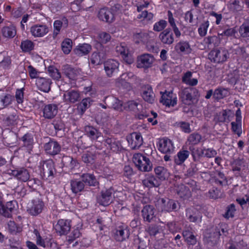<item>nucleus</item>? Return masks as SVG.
Instances as JSON below:
<instances>
[{
    "label": "nucleus",
    "instance_id": "obj_6",
    "mask_svg": "<svg viewBox=\"0 0 249 249\" xmlns=\"http://www.w3.org/2000/svg\"><path fill=\"white\" fill-rule=\"evenodd\" d=\"M157 146L159 150L164 154H171L174 152L173 142L167 138L160 139Z\"/></svg>",
    "mask_w": 249,
    "mask_h": 249
},
{
    "label": "nucleus",
    "instance_id": "obj_33",
    "mask_svg": "<svg viewBox=\"0 0 249 249\" xmlns=\"http://www.w3.org/2000/svg\"><path fill=\"white\" fill-rule=\"evenodd\" d=\"M91 49V46L89 44H79L76 47L73 51L77 56L81 57L89 54Z\"/></svg>",
    "mask_w": 249,
    "mask_h": 249
},
{
    "label": "nucleus",
    "instance_id": "obj_39",
    "mask_svg": "<svg viewBox=\"0 0 249 249\" xmlns=\"http://www.w3.org/2000/svg\"><path fill=\"white\" fill-rule=\"evenodd\" d=\"M14 208L12 201L8 202L5 206L0 202V214L5 217H11Z\"/></svg>",
    "mask_w": 249,
    "mask_h": 249
},
{
    "label": "nucleus",
    "instance_id": "obj_55",
    "mask_svg": "<svg viewBox=\"0 0 249 249\" xmlns=\"http://www.w3.org/2000/svg\"><path fill=\"white\" fill-rule=\"evenodd\" d=\"M34 48V43L31 40H25L21 42L20 48L23 52H29Z\"/></svg>",
    "mask_w": 249,
    "mask_h": 249
},
{
    "label": "nucleus",
    "instance_id": "obj_52",
    "mask_svg": "<svg viewBox=\"0 0 249 249\" xmlns=\"http://www.w3.org/2000/svg\"><path fill=\"white\" fill-rule=\"evenodd\" d=\"M229 91L227 89L219 88L216 89L213 92V97L217 99H221L228 96Z\"/></svg>",
    "mask_w": 249,
    "mask_h": 249
},
{
    "label": "nucleus",
    "instance_id": "obj_43",
    "mask_svg": "<svg viewBox=\"0 0 249 249\" xmlns=\"http://www.w3.org/2000/svg\"><path fill=\"white\" fill-rule=\"evenodd\" d=\"M190 154L189 151L186 150H181L175 157V162L177 165L182 164L185 160L188 158Z\"/></svg>",
    "mask_w": 249,
    "mask_h": 249
},
{
    "label": "nucleus",
    "instance_id": "obj_29",
    "mask_svg": "<svg viewBox=\"0 0 249 249\" xmlns=\"http://www.w3.org/2000/svg\"><path fill=\"white\" fill-rule=\"evenodd\" d=\"M104 102L105 104L107 105L108 108H113L116 110L121 109L123 105L121 101L112 96L106 97Z\"/></svg>",
    "mask_w": 249,
    "mask_h": 249
},
{
    "label": "nucleus",
    "instance_id": "obj_9",
    "mask_svg": "<svg viewBox=\"0 0 249 249\" xmlns=\"http://www.w3.org/2000/svg\"><path fill=\"white\" fill-rule=\"evenodd\" d=\"M30 31L35 37H42L49 33V28L45 24H36L31 27Z\"/></svg>",
    "mask_w": 249,
    "mask_h": 249
},
{
    "label": "nucleus",
    "instance_id": "obj_63",
    "mask_svg": "<svg viewBox=\"0 0 249 249\" xmlns=\"http://www.w3.org/2000/svg\"><path fill=\"white\" fill-rule=\"evenodd\" d=\"M166 21L163 19H160L158 22H156L153 26V30L156 32L162 31L167 26Z\"/></svg>",
    "mask_w": 249,
    "mask_h": 249
},
{
    "label": "nucleus",
    "instance_id": "obj_7",
    "mask_svg": "<svg viewBox=\"0 0 249 249\" xmlns=\"http://www.w3.org/2000/svg\"><path fill=\"white\" fill-rule=\"evenodd\" d=\"M64 102L66 104H72L79 102L81 99L80 92L75 89L66 91L63 96Z\"/></svg>",
    "mask_w": 249,
    "mask_h": 249
},
{
    "label": "nucleus",
    "instance_id": "obj_2",
    "mask_svg": "<svg viewBox=\"0 0 249 249\" xmlns=\"http://www.w3.org/2000/svg\"><path fill=\"white\" fill-rule=\"evenodd\" d=\"M133 161L141 171L148 172L152 169V164L149 159L140 153H136L133 155Z\"/></svg>",
    "mask_w": 249,
    "mask_h": 249
},
{
    "label": "nucleus",
    "instance_id": "obj_41",
    "mask_svg": "<svg viewBox=\"0 0 249 249\" xmlns=\"http://www.w3.org/2000/svg\"><path fill=\"white\" fill-rule=\"evenodd\" d=\"M70 184L71 190L74 194L82 192L85 187V184L82 180L73 179L71 180Z\"/></svg>",
    "mask_w": 249,
    "mask_h": 249
},
{
    "label": "nucleus",
    "instance_id": "obj_38",
    "mask_svg": "<svg viewBox=\"0 0 249 249\" xmlns=\"http://www.w3.org/2000/svg\"><path fill=\"white\" fill-rule=\"evenodd\" d=\"M85 131L88 137L93 140H98L102 136L101 133L92 126H86Z\"/></svg>",
    "mask_w": 249,
    "mask_h": 249
},
{
    "label": "nucleus",
    "instance_id": "obj_32",
    "mask_svg": "<svg viewBox=\"0 0 249 249\" xmlns=\"http://www.w3.org/2000/svg\"><path fill=\"white\" fill-rule=\"evenodd\" d=\"M116 51L122 55L127 63L130 64L132 62L133 60L129 54V50L124 43L118 45L116 47Z\"/></svg>",
    "mask_w": 249,
    "mask_h": 249
},
{
    "label": "nucleus",
    "instance_id": "obj_57",
    "mask_svg": "<svg viewBox=\"0 0 249 249\" xmlns=\"http://www.w3.org/2000/svg\"><path fill=\"white\" fill-rule=\"evenodd\" d=\"M201 139V136L199 134L193 133L188 136L187 142L190 144L196 145L200 142Z\"/></svg>",
    "mask_w": 249,
    "mask_h": 249
},
{
    "label": "nucleus",
    "instance_id": "obj_60",
    "mask_svg": "<svg viewBox=\"0 0 249 249\" xmlns=\"http://www.w3.org/2000/svg\"><path fill=\"white\" fill-rule=\"evenodd\" d=\"M49 75L54 80H58L61 78V73L57 69L53 66L48 68Z\"/></svg>",
    "mask_w": 249,
    "mask_h": 249
},
{
    "label": "nucleus",
    "instance_id": "obj_4",
    "mask_svg": "<svg viewBox=\"0 0 249 249\" xmlns=\"http://www.w3.org/2000/svg\"><path fill=\"white\" fill-rule=\"evenodd\" d=\"M154 33L152 32L147 33L141 32L139 33H136L134 35V39L137 43L142 42L146 44V47L149 51H154L155 47L153 45H150L149 47L148 43H151L152 40V38L154 37Z\"/></svg>",
    "mask_w": 249,
    "mask_h": 249
},
{
    "label": "nucleus",
    "instance_id": "obj_16",
    "mask_svg": "<svg viewBox=\"0 0 249 249\" xmlns=\"http://www.w3.org/2000/svg\"><path fill=\"white\" fill-rule=\"evenodd\" d=\"M160 102L167 107H174L177 104V98L172 91H165L162 94Z\"/></svg>",
    "mask_w": 249,
    "mask_h": 249
},
{
    "label": "nucleus",
    "instance_id": "obj_61",
    "mask_svg": "<svg viewBox=\"0 0 249 249\" xmlns=\"http://www.w3.org/2000/svg\"><path fill=\"white\" fill-rule=\"evenodd\" d=\"M61 48L65 54H69L72 48V41L69 38H66L61 43Z\"/></svg>",
    "mask_w": 249,
    "mask_h": 249
},
{
    "label": "nucleus",
    "instance_id": "obj_36",
    "mask_svg": "<svg viewBox=\"0 0 249 249\" xmlns=\"http://www.w3.org/2000/svg\"><path fill=\"white\" fill-rule=\"evenodd\" d=\"M142 97L145 101L150 104L154 103L155 96L151 86L148 85L144 88Z\"/></svg>",
    "mask_w": 249,
    "mask_h": 249
},
{
    "label": "nucleus",
    "instance_id": "obj_21",
    "mask_svg": "<svg viewBox=\"0 0 249 249\" xmlns=\"http://www.w3.org/2000/svg\"><path fill=\"white\" fill-rule=\"evenodd\" d=\"M58 107L53 104H48L43 108V117L47 119H53L57 114Z\"/></svg>",
    "mask_w": 249,
    "mask_h": 249
},
{
    "label": "nucleus",
    "instance_id": "obj_11",
    "mask_svg": "<svg viewBox=\"0 0 249 249\" xmlns=\"http://www.w3.org/2000/svg\"><path fill=\"white\" fill-rule=\"evenodd\" d=\"M129 146L132 149L139 148L142 144V138L140 133L134 132L126 137Z\"/></svg>",
    "mask_w": 249,
    "mask_h": 249
},
{
    "label": "nucleus",
    "instance_id": "obj_3",
    "mask_svg": "<svg viewBox=\"0 0 249 249\" xmlns=\"http://www.w3.org/2000/svg\"><path fill=\"white\" fill-rule=\"evenodd\" d=\"M229 57L228 51L224 48L216 49L212 50L208 54L209 59L214 63H223Z\"/></svg>",
    "mask_w": 249,
    "mask_h": 249
},
{
    "label": "nucleus",
    "instance_id": "obj_23",
    "mask_svg": "<svg viewBox=\"0 0 249 249\" xmlns=\"http://www.w3.org/2000/svg\"><path fill=\"white\" fill-rule=\"evenodd\" d=\"M52 81L49 78L40 77L36 80V85L38 89L44 92H48L51 89Z\"/></svg>",
    "mask_w": 249,
    "mask_h": 249
},
{
    "label": "nucleus",
    "instance_id": "obj_42",
    "mask_svg": "<svg viewBox=\"0 0 249 249\" xmlns=\"http://www.w3.org/2000/svg\"><path fill=\"white\" fill-rule=\"evenodd\" d=\"M81 179L84 184L89 186H96L98 182L95 176L90 174H83L81 176Z\"/></svg>",
    "mask_w": 249,
    "mask_h": 249
},
{
    "label": "nucleus",
    "instance_id": "obj_34",
    "mask_svg": "<svg viewBox=\"0 0 249 249\" xmlns=\"http://www.w3.org/2000/svg\"><path fill=\"white\" fill-rule=\"evenodd\" d=\"M68 25V20L65 17H63L61 19L55 20L53 23V37H55L59 33L61 28H66Z\"/></svg>",
    "mask_w": 249,
    "mask_h": 249
},
{
    "label": "nucleus",
    "instance_id": "obj_10",
    "mask_svg": "<svg viewBox=\"0 0 249 249\" xmlns=\"http://www.w3.org/2000/svg\"><path fill=\"white\" fill-rule=\"evenodd\" d=\"M159 204L162 212H171L176 211L177 208V204L175 201L167 198L160 199Z\"/></svg>",
    "mask_w": 249,
    "mask_h": 249
},
{
    "label": "nucleus",
    "instance_id": "obj_26",
    "mask_svg": "<svg viewBox=\"0 0 249 249\" xmlns=\"http://www.w3.org/2000/svg\"><path fill=\"white\" fill-rule=\"evenodd\" d=\"M142 215L144 221L151 222L155 217L154 207L149 205L145 206L142 210Z\"/></svg>",
    "mask_w": 249,
    "mask_h": 249
},
{
    "label": "nucleus",
    "instance_id": "obj_64",
    "mask_svg": "<svg viewBox=\"0 0 249 249\" xmlns=\"http://www.w3.org/2000/svg\"><path fill=\"white\" fill-rule=\"evenodd\" d=\"M209 26V22L208 20L201 24L198 29V32L200 36L203 37L207 34V29Z\"/></svg>",
    "mask_w": 249,
    "mask_h": 249
},
{
    "label": "nucleus",
    "instance_id": "obj_40",
    "mask_svg": "<svg viewBox=\"0 0 249 249\" xmlns=\"http://www.w3.org/2000/svg\"><path fill=\"white\" fill-rule=\"evenodd\" d=\"M105 57L106 53L103 50L99 52H94L91 55V63L95 65H100L104 62Z\"/></svg>",
    "mask_w": 249,
    "mask_h": 249
},
{
    "label": "nucleus",
    "instance_id": "obj_15",
    "mask_svg": "<svg viewBox=\"0 0 249 249\" xmlns=\"http://www.w3.org/2000/svg\"><path fill=\"white\" fill-rule=\"evenodd\" d=\"M129 230L125 226L118 227L114 233L113 237L116 241L123 242L129 238Z\"/></svg>",
    "mask_w": 249,
    "mask_h": 249
},
{
    "label": "nucleus",
    "instance_id": "obj_51",
    "mask_svg": "<svg viewBox=\"0 0 249 249\" xmlns=\"http://www.w3.org/2000/svg\"><path fill=\"white\" fill-rule=\"evenodd\" d=\"M96 157V155L95 153L90 151H87L83 154L82 160L86 163L92 164L93 163Z\"/></svg>",
    "mask_w": 249,
    "mask_h": 249
},
{
    "label": "nucleus",
    "instance_id": "obj_45",
    "mask_svg": "<svg viewBox=\"0 0 249 249\" xmlns=\"http://www.w3.org/2000/svg\"><path fill=\"white\" fill-rule=\"evenodd\" d=\"M182 235L185 239V241L188 244L194 245L196 244V237L189 229H187L183 231L182 232Z\"/></svg>",
    "mask_w": 249,
    "mask_h": 249
},
{
    "label": "nucleus",
    "instance_id": "obj_19",
    "mask_svg": "<svg viewBox=\"0 0 249 249\" xmlns=\"http://www.w3.org/2000/svg\"><path fill=\"white\" fill-rule=\"evenodd\" d=\"M44 148L48 154L54 156L60 152L61 146L56 141L50 140L44 144Z\"/></svg>",
    "mask_w": 249,
    "mask_h": 249
},
{
    "label": "nucleus",
    "instance_id": "obj_13",
    "mask_svg": "<svg viewBox=\"0 0 249 249\" xmlns=\"http://www.w3.org/2000/svg\"><path fill=\"white\" fill-rule=\"evenodd\" d=\"M71 228V221L66 219H59L54 226L56 232L60 235L67 234Z\"/></svg>",
    "mask_w": 249,
    "mask_h": 249
},
{
    "label": "nucleus",
    "instance_id": "obj_46",
    "mask_svg": "<svg viewBox=\"0 0 249 249\" xmlns=\"http://www.w3.org/2000/svg\"><path fill=\"white\" fill-rule=\"evenodd\" d=\"M192 73L191 71H187L184 73L182 78V81L187 85L194 86L197 84L198 81L196 78H192Z\"/></svg>",
    "mask_w": 249,
    "mask_h": 249
},
{
    "label": "nucleus",
    "instance_id": "obj_25",
    "mask_svg": "<svg viewBox=\"0 0 249 249\" xmlns=\"http://www.w3.org/2000/svg\"><path fill=\"white\" fill-rule=\"evenodd\" d=\"M1 33L4 37L12 38L17 34V29L14 24L8 22L1 28Z\"/></svg>",
    "mask_w": 249,
    "mask_h": 249
},
{
    "label": "nucleus",
    "instance_id": "obj_17",
    "mask_svg": "<svg viewBox=\"0 0 249 249\" xmlns=\"http://www.w3.org/2000/svg\"><path fill=\"white\" fill-rule=\"evenodd\" d=\"M186 216L190 222L199 223L201 221V213L195 207H190L186 210Z\"/></svg>",
    "mask_w": 249,
    "mask_h": 249
},
{
    "label": "nucleus",
    "instance_id": "obj_12",
    "mask_svg": "<svg viewBox=\"0 0 249 249\" xmlns=\"http://www.w3.org/2000/svg\"><path fill=\"white\" fill-rule=\"evenodd\" d=\"M113 189L109 188L105 191H102L101 195L97 197L98 203L101 205L107 206L109 205L112 201Z\"/></svg>",
    "mask_w": 249,
    "mask_h": 249
},
{
    "label": "nucleus",
    "instance_id": "obj_62",
    "mask_svg": "<svg viewBox=\"0 0 249 249\" xmlns=\"http://www.w3.org/2000/svg\"><path fill=\"white\" fill-rule=\"evenodd\" d=\"M229 8L233 12H237L242 10L243 6L239 0H234L229 4Z\"/></svg>",
    "mask_w": 249,
    "mask_h": 249
},
{
    "label": "nucleus",
    "instance_id": "obj_18",
    "mask_svg": "<svg viewBox=\"0 0 249 249\" xmlns=\"http://www.w3.org/2000/svg\"><path fill=\"white\" fill-rule=\"evenodd\" d=\"M44 203L39 198L32 200L30 206L29 207L28 211L32 215H37L42 211L44 207Z\"/></svg>",
    "mask_w": 249,
    "mask_h": 249
},
{
    "label": "nucleus",
    "instance_id": "obj_22",
    "mask_svg": "<svg viewBox=\"0 0 249 249\" xmlns=\"http://www.w3.org/2000/svg\"><path fill=\"white\" fill-rule=\"evenodd\" d=\"M134 76V74L131 72L123 73L121 76L116 80V84L118 87L121 86L127 90H130L131 89V84L127 81L128 79Z\"/></svg>",
    "mask_w": 249,
    "mask_h": 249
},
{
    "label": "nucleus",
    "instance_id": "obj_31",
    "mask_svg": "<svg viewBox=\"0 0 249 249\" xmlns=\"http://www.w3.org/2000/svg\"><path fill=\"white\" fill-rule=\"evenodd\" d=\"M176 191L178 196L183 199H187L191 196V193L187 186L180 184L176 186Z\"/></svg>",
    "mask_w": 249,
    "mask_h": 249
},
{
    "label": "nucleus",
    "instance_id": "obj_48",
    "mask_svg": "<svg viewBox=\"0 0 249 249\" xmlns=\"http://www.w3.org/2000/svg\"><path fill=\"white\" fill-rule=\"evenodd\" d=\"M203 41L208 48L218 46L219 43V39L215 36L205 37Z\"/></svg>",
    "mask_w": 249,
    "mask_h": 249
},
{
    "label": "nucleus",
    "instance_id": "obj_5",
    "mask_svg": "<svg viewBox=\"0 0 249 249\" xmlns=\"http://www.w3.org/2000/svg\"><path fill=\"white\" fill-rule=\"evenodd\" d=\"M40 171L43 177L46 179L53 177L54 174L56 173V170L53 160H47L41 162Z\"/></svg>",
    "mask_w": 249,
    "mask_h": 249
},
{
    "label": "nucleus",
    "instance_id": "obj_56",
    "mask_svg": "<svg viewBox=\"0 0 249 249\" xmlns=\"http://www.w3.org/2000/svg\"><path fill=\"white\" fill-rule=\"evenodd\" d=\"M204 151L203 148H194L192 151V155L194 161H199L200 159L204 156Z\"/></svg>",
    "mask_w": 249,
    "mask_h": 249
},
{
    "label": "nucleus",
    "instance_id": "obj_24",
    "mask_svg": "<svg viewBox=\"0 0 249 249\" xmlns=\"http://www.w3.org/2000/svg\"><path fill=\"white\" fill-rule=\"evenodd\" d=\"M9 173L22 182H26L30 178V174L28 171L24 168L11 170V172Z\"/></svg>",
    "mask_w": 249,
    "mask_h": 249
},
{
    "label": "nucleus",
    "instance_id": "obj_49",
    "mask_svg": "<svg viewBox=\"0 0 249 249\" xmlns=\"http://www.w3.org/2000/svg\"><path fill=\"white\" fill-rule=\"evenodd\" d=\"M155 172L159 180H163L169 177V173L167 170L162 166H158L155 168Z\"/></svg>",
    "mask_w": 249,
    "mask_h": 249
},
{
    "label": "nucleus",
    "instance_id": "obj_30",
    "mask_svg": "<svg viewBox=\"0 0 249 249\" xmlns=\"http://www.w3.org/2000/svg\"><path fill=\"white\" fill-rule=\"evenodd\" d=\"M99 19L106 22L111 23L114 20L113 14L111 11L106 8H102L98 13Z\"/></svg>",
    "mask_w": 249,
    "mask_h": 249
},
{
    "label": "nucleus",
    "instance_id": "obj_54",
    "mask_svg": "<svg viewBox=\"0 0 249 249\" xmlns=\"http://www.w3.org/2000/svg\"><path fill=\"white\" fill-rule=\"evenodd\" d=\"M247 21V23H244L240 26L239 30L241 36L244 38L249 37V18Z\"/></svg>",
    "mask_w": 249,
    "mask_h": 249
},
{
    "label": "nucleus",
    "instance_id": "obj_35",
    "mask_svg": "<svg viewBox=\"0 0 249 249\" xmlns=\"http://www.w3.org/2000/svg\"><path fill=\"white\" fill-rule=\"evenodd\" d=\"M18 136L16 133L13 131L7 129L3 132L4 142L8 145L14 144L17 141Z\"/></svg>",
    "mask_w": 249,
    "mask_h": 249
},
{
    "label": "nucleus",
    "instance_id": "obj_27",
    "mask_svg": "<svg viewBox=\"0 0 249 249\" xmlns=\"http://www.w3.org/2000/svg\"><path fill=\"white\" fill-rule=\"evenodd\" d=\"M63 73L69 79L75 80L80 74V71L78 69L73 68L68 65L63 67Z\"/></svg>",
    "mask_w": 249,
    "mask_h": 249
},
{
    "label": "nucleus",
    "instance_id": "obj_1",
    "mask_svg": "<svg viewBox=\"0 0 249 249\" xmlns=\"http://www.w3.org/2000/svg\"><path fill=\"white\" fill-rule=\"evenodd\" d=\"M182 103L186 105H191L199 97L198 91L195 88H186L182 89L179 94Z\"/></svg>",
    "mask_w": 249,
    "mask_h": 249
},
{
    "label": "nucleus",
    "instance_id": "obj_58",
    "mask_svg": "<svg viewBox=\"0 0 249 249\" xmlns=\"http://www.w3.org/2000/svg\"><path fill=\"white\" fill-rule=\"evenodd\" d=\"M233 115L234 113L230 110H224L219 117V121L222 123L229 122L231 120L230 118L233 117Z\"/></svg>",
    "mask_w": 249,
    "mask_h": 249
},
{
    "label": "nucleus",
    "instance_id": "obj_50",
    "mask_svg": "<svg viewBox=\"0 0 249 249\" xmlns=\"http://www.w3.org/2000/svg\"><path fill=\"white\" fill-rule=\"evenodd\" d=\"M154 16V15L152 13L149 12L146 10H144L137 16V18L146 21L147 23H152Z\"/></svg>",
    "mask_w": 249,
    "mask_h": 249
},
{
    "label": "nucleus",
    "instance_id": "obj_8",
    "mask_svg": "<svg viewBox=\"0 0 249 249\" xmlns=\"http://www.w3.org/2000/svg\"><path fill=\"white\" fill-rule=\"evenodd\" d=\"M104 142L107 148L113 152L118 153L123 149L121 142L114 137H107Z\"/></svg>",
    "mask_w": 249,
    "mask_h": 249
},
{
    "label": "nucleus",
    "instance_id": "obj_14",
    "mask_svg": "<svg viewBox=\"0 0 249 249\" xmlns=\"http://www.w3.org/2000/svg\"><path fill=\"white\" fill-rule=\"evenodd\" d=\"M154 61V58L151 54L145 53L137 58V67L139 68H148L151 66Z\"/></svg>",
    "mask_w": 249,
    "mask_h": 249
},
{
    "label": "nucleus",
    "instance_id": "obj_47",
    "mask_svg": "<svg viewBox=\"0 0 249 249\" xmlns=\"http://www.w3.org/2000/svg\"><path fill=\"white\" fill-rule=\"evenodd\" d=\"M14 100V97L7 93H2L0 94V103L6 107L10 105Z\"/></svg>",
    "mask_w": 249,
    "mask_h": 249
},
{
    "label": "nucleus",
    "instance_id": "obj_44",
    "mask_svg": "<svg viewBox=\"0 0 249 249\" xmlns=\"http://www.w3.org/2000/svg\"><path fill=\"white\" fill-rule=\"evenodd\" d=\"M175 49L177 51L185 54L190 53L192 51L189 43L184 41H181L178 43L175 46Z\"/></svg>",
    "mask_w": 249,
    "mask_h": 249
},
{
    "label": "nucleus",
    "instance_id": "obj_37",
    "mask_svg": "<svg viewBox=\"0 0 249 249\" xmlns=\"http://www.w3.org/2000/svg\"><path fill=\"white\" fill-rule=\"evenodd\" d=\"M142 184L145 187L152 188L153 187H158L160 185V182L154 176L148 174L142 180Z\"/></svg>",
    "mask_w": 249,
    "mask_h": 249
},
{
    "label": "nucleus",
    "instance_id": "obj_28",
    "mask_svg": "<svg viewBox=\"0 0 249 249\" xmlns=\"http://www.w3.org/2000/svg\"><path fill=\"white\" fill-rule=\"evenodd\" d=\"M159 38L163 44L167 45L172 44L174 41L173 34L169 28H167L160 33Z\"/></svg>",
    "mask_w": 249,
    "mask_h": 249
},
{
    "label": "nucleus",
    "instance_id": "obj_20",
    "mask_svg": "<svg viewBox=\"0 0 249 249\" xmlns=\"http://www.w3.org/2000/svg\"><path fill=\"white\" fill-rule=\"evenodd\" d=\"M119 64L114 60H109L104 63V70L107 75L109 77H112L113 74L117 72L118 70Z\"/></svg>",
    "mask_w": 249,
    "mask_h": 249
},
{
    "label": "nucleus",
    "instance_id": "obj_59",
    "mask_svg": "<svg viewBox=\"0 0 249 249\" xmlns=\"http://www.w3.org/2000/svg\"><path fill=\"white\" fill-rule=\"evenodd\" d=\"M24 146L29 149L32 147L34 140L32 135L31 134L27 133L25 134L21 138Z\"/></svg>",
    "mask_w": 249,
    "mask_h": 249
},
{
    "label": "nucleus",
    "instance_id": "obj_53",
    "mask_svg": "<svg viewBox=\"0 0 249 249\" xmlns=\"http://www.w3.org/2000/svg\"><path fill=\"white\" fill-rule=\"evenodd\" d=\"M18 116L16 111L8 116L4 120V123L8 125H14L18 123Z\"/></svg>",
    "mask_w": 249,
    "mask_h": 249
}]
</instances>
